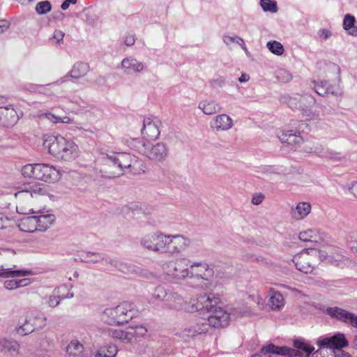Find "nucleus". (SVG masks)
Wrapping results in <instances>:
<instances>
[{"mask_svg": "<svg viewBox=\"0 0 357 357\" xmlns=\"http://www.w3.org/2000/svg\"><path fill=\"white\" fill-rule=\"evenodd\" d=\"M205 301H207L204 298L203 295H199L196 298L192 299L190 301V305L188 307L189 312H197L203 310V305Z\"/></svg>", "mask_w": 357, "mask_h": 357, "instance_id": "46", "label": "nucleus"}, {"mask_svg": "<svg viewBox=\"0 0 357 357\" xmlns=\"http://www.w3.org/2000/svg\"><path fill=\"white\" fill-rule=\"evenodd\" d=\"M260 6L264 12L275 13L278 11L277 3L272 0H260Z\"/></svg>", "mask_w": 357, "mask_h": 357, "instance_id": "49", "label": "nucleus"}, {"mask_svg": "<svg viewBox=\"0 0 357 357\" xmlns=\"http://www.w3.org/2000/svg\"><path fill=\"white\" fill-rule=\"evenodd\" d=\"M324 252H328L327 258L321 259V261H326L332 265L342 267L349 263V259L345 256L342 255L340 252L333 249L328 248V250H323Z\"/></svg>", "mask_w": 357, "mask_h": 357, "instance_id": "21", "label": "nucleus"}, {"mask_svg": "<svg viewBox=\"0 0 357 357\" xmlns=\"http://www.w3.org/2000/svg\"><path fill=\"white\" fill-rule=\"evenodd\" d=\"M167 292H168V291H167L165 289V287L159 285V286H157L154 289V290L152 293V296L155 299L162 301V300H164L165 298H166Z\"/></svg>", "mask_w": 357, "mask_h": 357, "instance_id": "56", "label": "nucleus"}, {"mask_svg": "<svg viewBox=\"0 0 357 357\" xmlns=\"http://www.w3.org/2000/svg\"><path fill=\"white\" fill-rule=\"evenodd\" d=\"M238 38V36H228V35H225L222 38V40H223V42L227 45H229L234 43H236Z\"/></svg>", "mask_w": 357, "mask_h": 357, "instance_id": "62", "label": "nucleus"}, {"mask_svg": "<svg viewBox=\"0 0 357 357\" xmlns=\"http://www.w3.org/2000/svg\"><path fill=\"white\" fill-rule=\"evenodd\" d=\"M24 177L45 183H53L61 178V172L56 167L47 163L27 164L22 169Z\"/></svg>", "mask_w": 357, "mask_h": 357, "instance_id": "4", "label": "nucleus"}, {"mask_svg": "<svg viewBox=\"0 0 357 357\" xmlns=\"http://www.w3.org/2000/svg\"><path fill=\"white\" fill-rule=\"evenodd\" d=\"M266 172L275 174H285L287 173V168L282 165H271L265 167Z\"/></svg>", "mask_w": 357, "mask_h": 357, "instance_id": "54", "label": "nucleus"}, {"mask_svg": "<svg viewBox=\"0 0 357 357\" xmlns=\"http://www.w3.org/2000/svg\"><path fill=\"white\" fill-rule=\"evenodd\" d=\"M123 43L126 46H132L135 43V36L132 33H127L123 38Z\"/></svg>", "mask_w": 357, "mask_h": 357, "instance_id": "58", "label": "nucleus"}, {"mask_svg": "<svg viewBox=\"0 0 357 357\" xmlns=\"http://www.w3.org/2000/svg\"><path fill=\"white\" fill-rule=\"evenodd\" d=\"M46 325V318L39 313L29 311L25 314L24 318L19 320L16 332L20 335H26L36 328H42Z\"/></svg>", "mask_w": 357, "mask_h": 357, "instance_id": "8", "label": "nucleus"}, {"mask_svg": "<svg viewBox=\"0 0 357 357\" xmlns=\"http://www.w3.org/2000/svg\"><path fill=\"white\" fill-rule=\"evenodd\" d=\"M113 153L109 155V154H103L102 156V161L104 162V166L102 169V172L105 174V176L106 177H108V178H115L116 176H109L108 175V173H107V170L108 169H110L112 171H114L116 167H117L118 164L116 165H109L107 162H106V160H107V157H110L112 155Z\"/></svg>", "mask_w": 357, "mask_h": 357, "instance_id": "55", "label": "nucleus"}, {"mask_svg": "<svg viewBox=\"0 0 357 357\" xmlns=\"http://www.w3.org/2000/svg\"><path fill=\"white\" fill-rule=\"evenodd\" d=\"M266 46L271 53L278 56H281L284 52V49L282 43L277 40L268 41Z\"/></svg>", "mask_w": 357, "mask_h": 357, "instance_id": "47", "label": "nucleus"}, {"mask_svg": "<svg viewBox=\"0 0 357 357\" xmlns=\"http://www.w3.org/2000/svg\"><path fill=\"white\" fill-rule=\"evenodd\" d=\"M261 354H273L283 357H302V355L297 350L291 349L287 347H278L269 344L261 349Z\"/></svg>", "mask_w": 357, "mask_h": 357, "instance_id": "18", "label": "nucleus"}, {"mask_svg": "<svg viewBox=\"0 0 357 357\" xmlns=\"http://www.w3.org/2000/svg\"><path fill=\"white\" fill-rule=\"evenodd\" d=\"M204 298L207 301L203 303V310H205L208 312H212L214 308L218 307L220 304V298L216 296L213 294H204Z\"/></svg>", "mask_w": 357, "mask_h": 357, "instance_id": "38", "label": "nucleus"}, {"mask_svg": "<svg viewBox=\"0 0 357 357\" xmlns=\"http://www.w3.org/2000/svg\"><path fill=\"white\" fill-rule=\"evenodd\" d=\"M35 215L26 216L18 221L19 229L24 232H37V227Z\"/></svg>", "mask_w": 357, "mask_h": 357, "instance_id": "27", "label": "nucleus"}, {"mask_svg": "<svg viewBox=\"0 0 357 357\" xmlns=\"http://www.w3.org/2000/svg\"><path fill=\"white\" fill-rule=\"evenodd\" d=\"M313 89L315 92L321 96H325L328 94L333 96H340L342 94V91L339 86L330 84L328 81L321 80L319 82H312Z\"/></svg>", "mask_w": 357, "mask_h": 357, "instance_id": "19", "label": "nucleus"}, {"mask_svg": "<svg viewBox=\"0 0 357 357\" xmlns=\"http://www.w3.org/2000/svg\"><path fill=\"white\" fill-rule=\"evenodd\" d=\"M275 76L277 79L282 83H287L292 79L291 73L285 69H279L277 70Z\"/></svg>", "mask_w": 357, "mask_h": 357, "instance_id": "52", "label": "nucleus"}, {"mask_svg": "<svg viewBox=\"0 0 357 357\" xmlns=\"http://www.w3.org/2000/svg\"><path fill=\"white\" fill-rule=\"evenodd\" d=\"M208 331V324L206 322L197 323L195 325L188 326L179 332L178 336L183 340L188 341L189 339L195 337L197 335L205 333Z\"/></svg>", "mask_w": 357, "mask_h": 357, "instance_id": "20", "label": "nucleus"}, {"mask_svg": "<svg viewBox=\"0 0 357 357\" xmlns=\"http://www.w3.org/2000/svg\"><path fill=\"white\" fill-rule=\"evenodd\" d=\"M129 332H130L131 342L137 338L144 337L148 332L147 328L142 325H137L135 326L128 327Z\"/></svg>", "mask_w": 357, "mask_h": 357, "instance_id": "45", "label": "nucleus"}, {"mask_svg": "<svg viewBox=\"0 0 357 357\" xmlns=\"http://www.w3.org/2000/svg\"><path fill=\"white\" fill-rule=\"evenodd\" d=\"M162 122L158 118H144L142 135L146 140H155L160 135Z\"/></svg>", "mask_w": 357, "mask_h": 357, "instance_id": "12", "label": "nucleus"}, {"mask_svg": "<svg viewBox=\"0 0 357 357\" xmlns=\"http://www.w3.org/2000/svg\"><path fill=\"white\" fill-rule=\"evenodd\" d=\"M16 266L14 265L13 268H6L4 266H0V278H20L32 275V271L26 269H15Z\"/></svg>", "mask_w": 357, "mask_h": 357, "instance_id": "26", "label": "nucleus"}, {"mask_svg": "<svg viewBox=\"0 0 357 357\" xmlns=\"http://www.w3.org/2000/svg\"><path fill=\"white\" fill-rule=\"evenodd\" d=\"M9 218L0 212V229L8 227L9 223Z\"/></svg>", "mask_w": 357, "mask_h": 357, "instance_id": "61", "label": "nucleus"}, {"mask_svg": "<svg viewBox=\"0 0 357 357\" xmlns=\"http://www.w3.org/2000/svg\"><path fill=\"white\" fill-rule=\"evenodd\" d=\"M14 195L17 200L16 210L18 213L37 215H35L37 232L45 231L54 224L56 220L54 215L42 214L40 209L34 207L33 204L35 199L53 197L47 186L36 182L24 183L17 187Z\"/></svg>", "mask_w": 357, "mask_h": 357, "instance_id": "1", "label": "nucleus"}, {"mask_svg": "<svg viewBox=\"0 0 357 357\" xmlns=\"http://www.w3.org/2000/svg\"><path fill=\"white\" fill-rule=\"evenodd\" d=\"M294 346L299 352L303 351L306 357H309L311 354L314 352V347L308 342L304 340H296L294 342ZM301 354V353H300Z\"/></svg>", "mask_w": 357, "mask_h": 357, "instance_id": "37", "label": "nucleus"}, {"mask_svg": "<svg viewBox=\"0 0 357 357\" xmlns=\"http://www.w3.org/2000/svg\"><path fill=\"white\" fill-rule=\"evenodd\" d=\"M160 231H156L144 234L140 239V245L149 251L155 252Z\"/></svg>", "mask_w": 357, "mask_h": 357, "instance_id": "25", "label": "nucleus"}, {"mask_svg": "<svg viewBox=\"0 0 357 357\" xmlns=\"http://www.w3.org/2000/svg\"><path fill=\"white\" fill-rule=\"evenodd\" d=\"M0 255L5 257H13L15 255V252L8 248H0Z\"/></svg>", "mask_w": 357, "mask_h": 357, "instance_id": "63", "label": "nucleus"}, {"mask_svg": "<svg viewBox=\"0 0 357 357\" xmlns=\"http://www.w3.org/2000/svg\"><path fill=\"white\" fill-rule=\"evenodd\" d=\"M317 34H318L319 38L321 40H324L328 39L332 35L331 32L328 29H323L319 30L318 31Z\"/></svg>", "mask_w": 357, "mask_h": 357, "instance_id": "60", "label": "nucleus"}, {"mask_svg": "<svg viewBox=\"0 0 357 357\" xmlns=\"http://www.w3.org/2000/svg\"><path fill=\"white\" fill-rule=\"evenodd\" d=\"M343 27L350 35L357 36V22L353 15L347 14L344 16Z\"/></svg>", "mask_w": 357, "mask_h": 357, "instance_id": "40", "label": "nucleus"}, {"mask_svg": "<svg viewBox=\"0 0 357 357\" xmlns=\"http://www.w3.org/2000/svg\"><path fill=\"white\" fill-rule=\"evenodd\" d=\"M198 108L206 115H213L221 109L218 104L213 100H203L200 101Z\"/></svg>", "mask_w": 357, "mask_h": 357, "instance_id": "29", "label": "nucleus"}, {"mask_svg": "<svg viewBox=\"0 0 357 357\" xmlns=\"http://www.w3.org/2000/svg\"><path fill=\"white\" fill-rule=\"evenodd\" d=\"M211 315L208 318V327L209 326L220 328L225 327L229 324L230 314L222 306L219 305L218 307L211 312Z\"/></svg>", "mask_w": 357, "mask_h": 357, "instance_id": "14", "label": "nucleus"}, {"mask_svg": "<svg viewBox=\"0 0 357 357\" xmlns=\"http://www.w3.org/2000/svg\"><path fill=\"white\" fill-rule=\"evenodd\" d=\"M109 335L113 338L120 340L124 342H130L131 333L129 332V328H127L125 330L115 329L109 330Z\"/></svg>", "mask_w": 357, "mask_h": 357, "instance_id": "42", "label": "nucleus"}, {"mask_svg": "<svg viewBox=\"0 0 357 357\" xmlns=\"http://www.w3.org/2000/svg\"><path fill=\"white\" fill-rule=\"evenodd\" d=\"M106 162L109 165H116L114 171L107 170L109 176H120L123 174L124 169L130 168L133 174H140L144 172V165L142 160L135 156L126 153H113L112 155L107 157Z\"/></svg>", "mask_w": 357, "mask_h": 357, "instance_id": "3", "label": "nucleus"}, {"mask_svg": "<svg viewBox=\"0 0 357 357\" xmlns=\"http://www.w3.org/2000/svg\"><path fill=\"white\" fill-rule=\"evenodd\" d=\"M64 36L65 34L62 31L55 30L50 40L53 44L60 45L63 42Z\"/></svg>", "mask_w": 357, "mask_h": 357, "instance_id": "57", "label": "nucleus"}, {"mask_svg": "<svg viewBox=\"0 0 357 357\" xmlns=\"http://www.w3.org/2000/svg\"><path fill=\"white\" fill-rule=\"evenodd\" d=\"M317 344L320 348L340 349L348 345L344 333H337L333 336H321L317 340Z\"/></svg>", "mask_w": 357, "mask_h": 357, "instance_id": "11", "label": "nucleus"}, {"mask_svg": "<svg viewBox=\"0 0 357 357\" xmlns=\"http://www.w3.org/2000/svg\"><path fill=\"white\" fill-rule=\"evenodd\" d=\"M84 260L86 262H92V263L102 261L103 264H110L112 265L117 266V261L116 260L112 259L109 257H105L104 256H102V255H100V254L89 252L86 255Z\"/></svg>", "mask_w": 357, "mask_h": 357, "instance_id": "35", "label": "nucleus"}, {"mask_svg": "<svg viewBox=\"0 0 357 357\" xmlns=\"http://www.w3.org/2000/svg\"><path fill=\"white\" fill-rule=\"evenodd\" d=\"M328 252L316 248L302 250L293 258L296 268L304 273H313L321 259L327 258Z\"/></svg>", "mask_w": 357, "mask_h": 357, "instance_id": "5", "label": "nucleus"}, {"mask_svg": "<svg viewBox=\"0 0 357 357\" xmlns=\"http://www.w3.org/2000/svg\"><path fill=\"white\" fill-rule=\"evenodd\" d=\"M213 275V270L204 262H193L189 266L188 278L208 280Z\"/></svg>", "mask_w": 357, "mask_h": 357, "instance_id": "15", "label": "nucleus"}, {"mask_svg": "<svg viewBox=\"0 0 357 357\" xmlns=\"http://www.w3.org/2000/svg\"><path fill=\"white\" fill-rule=\"evenodd\" d=\"M315 102L316 100L314 97L305 94L303 96L296 95L294 98H290L288 104L291 107H298L304 109L306 107L314 105Z\"/></svg>", "mask_w": 357, "mask_h": 357, "instance_id": "22", "label": "nucleus"}, {"mask_svg": "<svg viewBox=\"0 0 357 357\" xmlns=\"http://www.w3.org/2000/svg\"><path fill=\"white\" fill-rule=\"evenodd\" d=\"M136 314L132 303L125 302L115 307L107 308L102 319L108 324H123L132 319Z\"/></svg>", "mask_w": 357, "mask_h": 357, "instance_id": "6", "label": "nucleus"}, {"mask_svg": "<svg viewBox=\"0 0 357 357\" xmlns=\"http://www.w3.org/2000/svg\"><path fill=\"white\" fill-rule=\"evenodd\" d=\"M349 191L357 198V181L351 183L348 187Z\"/></svg>", "mask_w": 357, "mask_h": 357, "instance_id": "64", "label": "nucleus"}, {"mask_svg": "<svg viewBox=\"0 0 357 357\" xmlns=\"http://www.w3.org/2000/svg\"><path fill=\"white\" fill-rule=\"evenodd\" d=\"M20 345L17 342L10 341L6 339H0V351L8 353L14 356L19 353Z\"/></svg>", "mask_w": 357, "mask_h": 357, "instance_id": "31", "label": "nucleus"}, {"mask_svg": "<svg viewBox=\"0 0 357 357\" xmlns=\"http://www.w3.org/2000/svg\"><path fill=\"white\" fill-rule=\"evenodd\" d=\"M30 284V280L27 278L21 280H8L3 283V287L8 290L16 289L21 287H26Z\"/></svg>", "mask_w": 357, "mask_h": 357, "instance_id": "43", "label": "nucleus"}, {"mask_svg": "<svg viewBox=\"0 0 357 357\" xmlns=\"http://www.w3.org/2000/svg\"><path fill=\"white\" fill-rule=\"evenodd\" d=\"M311 205L308 202H299L291 211L292 217L297 220H303L310 214Z\"/></svg>", "mask_w": 357, "mask_h": 357, "instance_id": "28", "label": "nucleus"}, {"mask_svg": "<svg viewBox=\"0 0 357 357\" xmlns=\"http://www.w3.org/2000/svg\"><path fill=\"white\" fill-rule=\"evenodd\" d=\"M278 138L282 143H287L292 146V149L295 151L306 153L317 152V149H314L305 144L303 137L298 132L293 130L282 131L278 132Z\"/></svg>", "mask_w": 357, "mask_h": 357, "instance_id": "10", "label": "nucleus"}, {"mask_svg": "<svg viewBox=\"0 0 357 357\" xmlns=\"http://www.w3.org/2000/svg\"><path fill=\"white\" fill-rule=\"evenodd\" d=\"M89 71V66L83 62H77L70 71L71 78L79 79L85 76Z\"/></svg>", "mask_w": 357, "mask_h": 357, "instance_id": "34", "label": "nucleus"}, {"mask_svg": "<svg viewBox=\"0 0 357 357\" xmlns=\"http://www.w3.org/2000/svg\"><path fill=\"white\" fill-rule=\"evenodd\" d=\"M73 297V294H68L66 296H60L59 295L50 296L47 300V304L50 307H55L60 304V302L65 298Z\"/></svg>", "mask_w": 357, "mask_h": 357, "instance_id": "50", "label": "nucleus"}, {"mask_svg": "<svg viewBox=\"0 0 357 357\" xmlns=\"http://www.w3.org/2000/svg\"><path fill=\"white\" fill-rule=\"evenodd\" d=\"M52 10V6L49 1L38 2L36 6V12L39 15L47 14Z\"/></svg>", "mask_w": 357, "mask_h": 357, "instance_id": "51", "label": "nucleus"}, {"mask_svg": "<svg viewBox=\"0 0 357 357\" xmlns=\"http://www.w3.org/2000/svg\"><path fill=\"white\" fill-rule=\"evenodd\" d=\"M39 116L40 118H45L54 123H62L69 124L73 123V120L67 116L63 117L57 116L50 112L42 113L39 115Z\"/></svg>", "mask_w": 357, "mask_h": 357, "instance_id": "44", "label": "nucleus"}, {"mask_svg": "<svg viewBox=\"0 0 357 357\" xmlns=\"http://www.w3.org/2000/svg\"><path fill=\"white\" fill-rule=\"evenodd\" d=\"M83 351L84 346L77 340H73L66 347V356L79 357Z\"/></svg>", "mask_w": 357, "mask_h": 357, "instance_id": "33", "label": "nucleus"}, {"mask_svg": "<svg viewBox=\"0 0 357 357\" xmlns=\"http://www.w3.org/2000/svg\"><path fill=\"white\" fill-rule=\"evenodd\" d=\"M169 234L160 231L155 252L167 255Z\"/></svg>", "mask_w": 357, "mask_h": 357, "instance_id": "39", "label": "nucleus"}, {"mask_svg": "<svg viewBox=\"0 0 357 357\" xmlns=\"http://www.w3.org/2000/svg\"><path fill=\"white\" fill-rule=\"evenodd\" d=\"M162 269L172 279L183 280L188 278L189 260L184 257L170 260L162 265Z\"/></svg>", "mask_w": 357, "mask_h": 357, "instance_id": "9", "label": "nucleus"}, {"mask_svg": "<svg viewBox=\"0 0 357 357\" xmlns=\"http://www.w3.org/2000/svg\"><path fill=\"white\" fill-rule=\"evenodd\" d=\"M119 268L127 273H132V274H140L141 273V268L138 266H136L132 264H119Z\"/></svg>", "mask_w": 357, "mask_h": 357, "instance_id": "53", "label": "nucleus"}, {"mask_svg": "<svg viewBox=\"0 0 357 357\" xmlns=\"http://www.w3.org/2000/svg\"><path fill=\"white\" fill-rule=\"evenodd\" d=\"M120 69L126 74H139L145 70V64L133 56L123 58L121 62Z\"/></svg>", "mask_w": 357, "mask_h": 357, "instance_id": "16", "label": "nucleus"}, {"mask_svg": "<svg viewBox=\"0 0 357 357\" xmlns=\"http://www.w3.org/2000/svg\"><path fill=\"white\" fill-rule=\"evenodd\" d=\"M45 144H47L50 153L58 159L71 161L79 155L78 146L72 139L61 135L51 137Z\"/></svg>", "mask_w": 357, "mask_h": 357, "instance_id": "2", "label": "nucleus"}, {"mask_svg": "<svg viewBox=\"0 0 357 357\" xmlns=\"http://www.w3.org/2000/svg\"><path fill=\"white\" fill-rule=\"evenodd\" d=\"M319 155L322 158H328L335 162H343L346 160L345 156L341 155L340 153L330 150H326L320 153Z\"/></svg>", "mask_w": 357, "mask_h": 357, "instance_id": "48", "label": "nucleus"}, {"mask_svg": "<svg viewBox=\"0 0 357 357\" xmlns=\"http://www.w3.org/2000/svg\"><path fill=\"white\" fill-rule=\"evenodd\" d=\"M326 313L332 319L349 324L353 314L352 312L336 306L328 307L326 310Z\"/></svg>", "mask_w": 357, "mask_h": 357, "instance_id": "24", "label": "nucleus"}, {"mask_svg": "<svg viewBox=\"0 0 357 357\" xmlns=\"http://www.w3.org/2000/svg\"><path fill=\"white\" fill-rule=\"evenodd\" d=\"M131 146L139 153L154 161H163L169 153L168 146L163 142H158L150 146L141 139H135L132 141Z\"/></svg>", "mask_w": 357, "mask_h": 357, "instance_id": "7", "label": "nucleus"}, {"mask_svg": "<svg viewBox=\"0 0 357 357\" xmlns=\"http://www.w3.org/2000/svg\"><path fill=\"white\" fill-rule=\"evenodd\" d=\"M18 119L17 112L10 105L0 108V123L3 126H12Z\"/></svg>", "mask_w": 357, "mask_h": 357, "instance_id": "23", "label": "nucleus"}, {"mask_svg": "<svg viewBox=\"0 0 357 357\" xmlns=\"http://www.w3.org/2000/svg\"><path fill=\"white\" fill-rule=\"evenodd\" d=\"M268 305L273 310H280L284 305L282 295L278 291L273 292L269 298Z\"/></svg>", "mask_w": 357, "mask_h": 357, "instance_id": "36", "label": "nucleus"}, {"mask_svg": "<svg viewBox=\"0 0 357 357\" xmlns=\"http://www.w3.org/2000/svg\"><path fill=\"white\" fill-rule=\"evenodd\" d=\"M118 352L116 345L108 344L100 347L94 357H115Z\"/></svg>", "mask_w": 357, "mask_h": 357, "instance_id": "41", "label": "nucleus"}, {"mask_svg": "<svg viewBox=\"0 0 357 357\" xmlns=\"http://www.w3.org/2000/svg\"><path fill=\"white\" fill-rule=\"evenodd\" d=\"M299 239L304 242H319L322 240V236L317 229H307L299 234Z\"/></svg>", "mask_w": 357, "mask_h": 357, "instance_id": "30", "label": "nucleus"}, {"mask_svg": "<svg viewBox=\"0 0 357 357\" xmlns=\"http://www.w3.org/2000/svg\"><path fill=\"white\" fill-rule=\"evenodd\" d=\"M264 199V195L261 192L255 193L252 195L251 202L254 205H259Z\"/></svg>", "mask_w": 357, "mask_h": 357, "instance_id": "59", "label": "nucleus"}, {"mask_svg": "<svg viewBox=\"0 0 357 357\" xmlns=\"http://www.w3.org/2000/svg\"><path fill=\"white\" fill-rule=\"evenodd\" d=\"M233 119L226 114L215 116L210 121L211 128L215 132H225L234 126Z\"/></svg>", "mask_w": 357, "mask_h": 357, "instance_id": "17", "label": "nucleus"}, {"mask_svg": "<svg viewBox=\"0 0 357 357\" xmlns=\"http://www.w3.org/2000/svg\"><path fill=\"white\" fill-rule=\"evenodd\" d=\"M165 301L174 309L181 310L183 307V298L174 291L168 290Z\"/></svg>", "mask_w": 357, "mask_h": 357, "instance_id": "32", "label": "nucleus"}, {"mask_svg": "<svg viewBox=\"0 0 357 357\" xmlns=\"http://www.w3.org/2000/svg\"><path fill=\"white\" fill-rule=\"evenodd\" d=\"M191 245V240L182 234H169L167 255L179 254Z\"/></svg>", "mask_w": 357, "mask_h": 357, "instance_id": "13", "label": "nucleus"}]
</instances>
